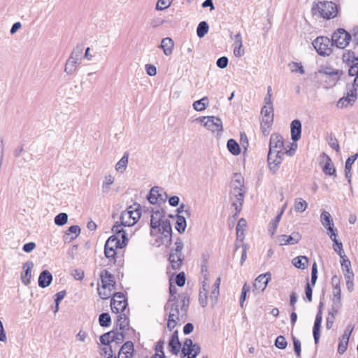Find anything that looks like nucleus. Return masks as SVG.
I'll use <instances>...</instances> for the list:
<instances>
[{
  "mask_svg": "<svg viewBox=\"0 0 358 358\" xmlns=\"http://www.w3.org/2000/svg\"><path fill=\"white\" fill-rule=\"evenodd\" d=\"M329 146L336 152L340 151V146L338 140L334 136H331L329 141Z\"/></svg>",
  "mask_w": 358,
  "mask_h": 358,
  "instance_id": "64",
  "label": "nucleus"
},
{
  "mask_svg": "<svg viewBox=\"0 0 358 358\" xmlns=\"http://www.w3.org/2000/svg\"><path fill=\"white\" fill-rule=\"evenodd\" d=\"M68 221V215L65 213H60L55 217V223L57 226H63Z\"/></svg>",
  "mask_w": 358,
  "mask_h": 358,
  "instance_id": "46",
  "label": "nucleus"
},
{
  "mask_svg": "<svg viewBox=\"0 0 358 358\" xmlns=\"http://www.w3.org/2000/svg\"><path fill=\"white\" fill-rule=\"evenodd\" d=\"M227 147L228 150L233 155H238L241 152L240 145L233 138L229 139L227 141Z\"/></svg>",
  "mask_w": 358,
  "mask_h": 358,
  "instance_id": "37",
  "label": "nucleus"
},
{
  "mask_svg": "<svg viewBox=\"0 0 358 358\" xmlns=\"http://www.w3.org/2000/svg\"><path fill=\"white\" fill-rule=\"evenodd\" d=\"M278 151H282L285 154L283 138L279 134H273L270 138L268 152L277 153Z\"/></svg>",
  "mask_w": 358,
  "mask_h": 358,
  "instance_id": "14",
  "label": "nucleus"
},
{
  "mask_svg": "<svg viewBox=\"0 0 358 358\" xmlns=\"http://www.w3.org/2000/svg\"><path fill=\"white\" fill-rule=\"evenodd\" d=\"M187 227L186 218L184 215H178L176 217V229L179 234H183Z\"/></svg>",
  "mask_w": 358,
  "mask_h": 358,
  "instance_id": "36",
  "label": "nucleus"
},
{
  "mask_svg": "<svg viewBox=\"0 0 358 358\" xmlns=\"http://www.w3.org/2000/svg\"><path fill=\"white\" fill-rule=\"evenodd\" d=\"M311 12L313 15L330 20L336 17L338 8L332 1H320L313 5Z\"/></svg>",
  "mask_w": 358,
  "mask_h": 358,
  "instance_id": "3",
  "label": "nucleus"
},
{
  "mask_svg": "<svg viewBox=\"0 0 358 358\" xmlns=\"http://www.w3.org/2000/svg\"><path fill=\"white\" fill-rule=\"evenodd\" d=\"M343 62L345 65H350L358 62V57L355 55V53L352 50H345L342 55Z\"/></svg>",
  "mask_w": 358,
  "mask_h": 358,
  "instance_id": "31",
  "label": "nucleus"
},
{
  "mask_svg": "<svg viewBox=\"0 0 358 358\" xmlns=\"http://www.w3.org/2000/svg\"><path fill=\"white\" fill-rule=\"evenodd\" d=\"M341 292V289H338L337 288L336 290L333 291V299L331 310L334 313H338L342 306Z\"/></svg>",
  "mask_w": 358,
  "mask_h": 358,
  "instance_id": "29",
  "label": "nucleus"
},
{
  "mask_svg": "<svg viewBox=\"0 0 358 358\" xmlns=\"http://www.w3.org/2000/svg\"><path fill=\"white\" fill-rule=\"evenodd\" d=\"M352 36L344 29H337L332 35L331 42L338 48H345L350 43Z\"/></svg>",
  "mask_w": 358,
  "mask_h": 358,
  "instance_id": "7",
  "label": "nucleus"
},
{
  "mask_svg": "<svg viewBox=\"0 0 358 358\" xmlns=\"http://www.w3.org/2000/svg\"><path fill=\"white\" fill-rule=\"evenodd\" d=\"M319 73L328 76L330 79L331 85L334 86L341 79V77L343 74L342 70L334 69L330 66H322L320 70Z\"/></svg>",
  "mask_w": 358,
  "mask_h": 358,
  "instance_id": "12",
  "label": "nucleus"
},
{
  "mask_svg": "<svg viewBox=\"0 0 358 358\" xmlns=\"http://www.w3.org/2000/svg\"><path fill=\"white\" fill-rule=\"evenodd\" d=\"M308 208V203L301 198H296L294 201V210L296 212H304Z\"/></svg>",
  "mask_w": 358,
  "mask_h": 358,
  "instance_id": "41",
  "label": "nucleus"
},
{
  "mask_svg": "<svg viewBox=\"0 0 358 358\" xmlns=\"http://www.w3.org/2000/svg\"><path fill=\"white\" fill-rule=\"evenodd\" d=\"M293 264L299 269H305L308 263V259L306 256H299L293 259Z\"/></svg>",
  "mask_w": 358,
  "mask_h": 358,
  "instance_id": "38",
  "label": "nucleus"
},
{
  "mask_svg": "<svg viewBox=\"0 0 358 358\" xmlns=\"http://www.w3.org/2000/svg\"><path fill=\"white\" fill-rule=\"evenodd\" d=\"M176 248L171 250L169 254V260L171 264V267L174 270L180 268L184 260V257L182 253L183 248V243L180 238H178L175 242Z\"/></svg>",
  "mask_w": 358,
  "mask_h": 358,
  "instance_id": "5",
  "label": "nucleus"
},
{
  "mask_svg": "<svg viewBox=\"0 0 358 358\" xmlns=\"http://www.w3.org/2000/svg\"><path fill=\"white\" fill-rule=\"evenodd\" d=\"M33 266L32 262H27L23 266L24 271L21 274V280L25 285H28L30 283Z\"/></svg>",
  "mask_w": 358,
  "mask_h": 358,
  "instance_id": "28",
  "label": "nucleus"
},
{
  "mask_svg": "<svg viewBox=\"0 0 358 358\" xmlns=\"http://www.w3.org/2000/svg\"><path fill=\"white\" fill-rule=\"evenodd\" d=\"M285 154H282V151H278L277 153H268V164L270 170L273 173L278 170L280 164L282 163V158Z\"/></svg>",
  "mask_w": 358,
  "mask_h": 358,
  "instance_id": "17",
  "label": "nucleus"
},
{
  "mask_svg": "<svg viewBox=\"0 0 358 358\" xmlns=\"http://www.w3.org/2000/svg\"><path fill=\"white\" fill-rule=\"evenodd\" d=\"M289 66L290 67L291 71L293 73H299L301 75L305 73V71L301 63L292 62L289 64Z\"/></svg>",
  "mask_w": 358,
  "mask_h": 358,
  "instance_id": "47",
  "label": "nucleus"
},
{
  "mask_svg": "<svg viewBox=\"0 0 358 358\" xmlns=\"http://www.w3.org/2000/svg\"><path fill=\"white\" fill-rule=\"evenodd\" d=\"M322 321V313L320 310L318 311V313L316 315L313 329V338L315 344H317L320 340V328H321V323Z\"/></svg>",
  "mask_w": 358,
  "mask_h": 358,
  "instance_id": "25",
  "label": "nucleus"
},
{
  "mask_svg": "<svg viewBox=\"0 0 358 358\" xmlns=\"http://www.w3.org/2000/svg\"><path fill=\"white\" fill-rule=\"evenodd\" d=\"M354 103H353L352 101H350V98H348V97H345V96H343V97L339 99V100L338 101V102L336 103V106L338 108H347L349 106H351Z\"/></svg>",
  "mask_w": 358,
  "mask_h": 358,
  "instance_id": "49",
  "label": "nucleus"
},
{
  "mask_svg": "<svg viewBox=\"0 0 358 358\" xmlns=\"http://www.w3.org/2000/svg\"><path fill=\"white\" fill-rule=\"evenodd\" d=\"M111 309L113 313H123L127 306V300L122 292H116L110 301Z\"/></svg>",
  "mask_w": 358,
  "mask_h": 358,
  "instance_id": "9",
  "label": "nucleus"
},
{
  "mask_svg": "<svg viewBox=\"0 0 358 358\" xmlns=\"http://www.w3.org/2000/svg\"><path fill=\"white\" fill-rule=\"evenodd\" d=\"M128 158H129V153L127 152H124L122 158L117 162V163L115 165V169L116 171L123 173L127 166L128 164Z\"/></svg>",
  "mask_w": 358,
  "mask_h": 358,
  "instance_id": "35",
  "label": "nucleus"
},
{
  "mask_svg": "<svg viewBox=\"0 0 358 358\" xmlns=\"http://www.w3.org/2000/svg\"><path fill=\"white\" fill-rule=\"evenodd\" d=\"M176 283L179 287H182L185 284V275L184 272L179 273L176 277Z\"/></svg>",
  "mask_w": 358,
  "mask_h": 358,
  "instance_id": "63",
  "label": "nucleus"
},
{
  "mask_svg": "<svg viewBox=\"0 0 358 358\" xmlns=\"http://www.w3.org/2000/svg\"><path fill=\"white\" fill-rule=\"evenodd\" d=\"M312 45L320 56H329L333 52L334 45L331 40L327 36H317L313 41Z\"/></svg>",
  "mask_w": 358,
  "mask_h": 358,
  "instance_id": "6",
  "label": "nucleus"
},
{
  "mask_svg": "<svg viewBox=\"0 0 358 358\" xmlns=\"http://www.w3.org/2000/svg\"><path fill=\"white\" fill-rule=\"evenodd\" d=\"M189 297L185 296L182 299V306L180 308V311H181L182 315L186 314L188 307H189Z\"/></svg>",
  "mask_w": 358,
  "mask_h": 358,
  "instance_id": "60",
  "label": "nucleus"
},
{
  "mask_svg": "<svg viewBox=\"0 0 358 358\" xmlns=\"http://www.w3.org/2000/svg\"><path fill=\"white\" fill-rule=\"evenodd\" d=\"M101 280L102 282V288L103 289H108L110 292L112 289H115V282L114 276L107 270H103L101 273Z\"/></svg>",
  "mask_w": 358,
  "mask_h": 358,
  "instance_id": "18",
  "label": "nucleus"
},
{
  "mask_svg": "<svg viewBox=\"0 0 358 358\" xmlns=\"http://www.w3.org/2000/svg\"><path fill=\"white\" fill-rule=\"evenodd\" d=\"M341 264L343 271H350L351 270V268H350V267H351V262L348 259V257L347 256H344V257L341 258Z\"/></svg>",
  "mask_w": 358,
  "mask_h": 358,
  "instance_id": "59",
  "label": "nucleus"
},
{
  "mask_svg": "<svg viewBox=\"0 0 358 358\" xmlns=\"http://www.w3.org/2000/svg\"><path fill=\"white\" fill-rule=\"evenodd\" d=\"M99 322L100 326L102 327H109L111 323V318L110 315L107 313L100 314L99 317Z\"/></svg>",
  "mask_w": 358,
  "mask_h": 358,
  "instance_id": "44",
  "label": "nucleus"
},
{
  "mask_svg": "<svg viewBox=\"0 0 358 358\" xmlns=\"http://www.w3.org/2000/svg\"><path fill=\"white\" fill-rule=\"evenodd\" d=\"M174 47V42L170 37L164 38L162 40L159 48L163 50L164 54L166 56H169L172 54Z\"/></svg>",
  "mask_w": 358,
  "mask_h": 358,
  "instance_id": "27",
  "label": "nucleus"
},
{
  "mask_svg": "<svg viewBox=\"0 0 358 358\" xmlns=\"http://www.w3.org/2000/svg\"><path fill=\"white\" fill-rule=\"evenodd\" d=\"M197 121L203 124L208 129L213 132H222L223 130L222 121L220 118L215 116L200 117Z\"/></svg>",
  "mask_w": 358,
  "mask_h": 358,
  "instance_id": "8",
  "label": "nucleus"
},
{
  "mask_svg": "<svg viewBox=\"0 0 358 358\" xmlns=\"http://www.w3.org/2000/svg\"><path fill=\"white\" fill-rule=\"evenodd\" d=\"M235 182H238L239 186H236L234 188L233 194L235 196V200L232 201V206L235 208L236 214H238L240 213L242 208L244 199V194L242 189L240 188V187L243 186L241 181L239 179H236Z\"/></svg>",
  "mask_w": 358,
  "mask_h": 358,
  "instance_id": "13",
  "label": "nucleus"
},
{
  "mask_svg": "<svg viewBox=\"0 0 358 358\" xmlns=\"http://www.w3.org/2000/svg\"><path fill=\"white\" fill-rule=\"evenodd\" d=\"M358 157V153H356L350 157H349L345 162V176L346 179L348 180V182L350 185V190L352 191V188L351 186V178H352V173H351V169L353 163Z\"/></svg>",
  "mask_w": 358,
  "mask_h": 358,
  "instance_id": "23",
  "label": "nucleus"
},
{
  "mask_svg": "<svg viewBox=\"0 0 358 358\" xmlns=\"http://www.w3.org/2000/svg\"><path fill=\"white\" fill-rule=\"evenodd\" d=\"M193 342L190 338H186L183 343L182 348V355L183 357H186V355L192 354Z\"/></svg>",
  "mask_w": 358,
  "mask_h": 358,
  "instance_id": "45",
  "label": "nucleus"
},
{
  "mask_svg": "<svg viewBox=\"0 0 358 358\" xmlns=\"http://www.w3.org/2000/svg\"><path fill=\"white\" fill-rule=\"evenodd\" d=\"M80 233V228L78 225H72L69 228L68 232L66 233V234L69 235L70 234H74L75 236L71 238V240H73L77 236H78Z\"/></svg>",
  "mask_w": 358,
  "mask_h": 358,
  "instance_id": "61",
  "label": "nucleus"
},
{
  "mask_svg": "<svg viewBox=\"0 0 358 358\" xmlns=\"http://www.w3.org/2000/svg\"><path fill=\"white\" fill-rule=\"evenodd\" d=\"M262 115V128L263 129V133L265 134L266 128L269 129L273 121V107L264 106L261 110Z\"/></svg>",
  "mask_w": 358,
  "mask_h": 358,
  "instance_id": "11",
  "label": "nucleus"
},
{
  "mask_svg": "<svg viewBox=\"0 0 358 358\" xmlns=\"http://www.w3.org/2000/svg\"><path fill=\"white\" fill-rule=\"evenodd\" d=\"M180 348H181V343L178 338V332L177 330H176L173 333V334L169 341V348L170 352L173 355H177L180 352Z\"/></svg>",
  "mask_w": 358,
  "mask_h": 358,
  "instance_id": "21",
  "label": "nucleus"
},
{
  "mask_svg": "<svg viewBox=\"0 0 358 358\" xmlns=\"http://www.w3.org/2000/svg\"><path fill=\"white\" fill-rule=\"evenodd\" d=\"M141 215V206H129L126 210L121 213L120 221H117L112 227L115 234L123 232L122 227H131L134 225L140 219Z\"/></svg>",
  "mask_w": 358,
  "mask_h": 358,
  "instance_id": "2",
  "label": "nucleus"
},
{
  "mask_svg": "<svg viewBox=\"0 0 358 358\" xmlns=\"http://www.w3.org/2000/svg\"><path fill=\"white\" fill-rule=\"evenodd\" d=\"M164 212L163 210L152 211L150 219V236L155 238L152 245L159 247L162 245H168L171 241L172 228L170 220L163 219Z\"/></svg>",
  "mask_w": 358,
  "mask_h": 358,
  "instance_id": "1",
  "label": "nucleus"
},
{
  "mask_svg": "<svg viewBox=\"0 0 358 358\" xmlns=\"http://www.w3.org/2000/svg\"><path fill=\"white\" fill-rule=\"evenodd\" d=\"M80 64V63L77 62L76 61L73 62V60L68 59L66 62V64H65L64 72L67 75H72V74H73L76 71L77 66Z\"/></svg>",
  "mask_w": 358,
  "mask_h": 358,
  "instance_id": "39",
  "label": "nucleus"
},
{
  "mask_svg": "<svg viewBox=\"0 0 358 358\" xmlns=\"http://www.w3.org/2000/svg\"><path fill=\"white\" fill-rule=\"evenodd\" d=\"M118 236H120L122 241H120L119 238L116 236V235H113L108 238V239L106 242V245L107 247L108 245L110 247H112L113 248H124L128 241L127 237V233L125 231H123V232H121L120 234H116Z\"/></svg>",
  "mask_w": 358,
  "mask_h": 358,
  "instance_id": "15",
  "label": "nucleus"
},
{
  "mask_svg": "<svg viewBox=\"0 0 358 358\" xmlns=\"http://www.w3.org/2000/svg\"><path fill=\"white\" fill-rule=\"evenodd\" d=\"M250 290V287L247 284L245 283L243 286L241 294L240 297V306L243 308L244 307V302L246 299L247 293Z\"/></svg>",
  "mask_w": 358,
  "mask_h": 358,
  "instance_id": "50",
  "label": "nucleus"
},
{
  "mask_svg": "<svg viewBox=\"0 0 358 358\" xmlns=\"http://www.w3.org/2000/svg\"><path fill=\"white\" fill-rule=\"evenodd\" d=\"M344 277L346 280V284L348 286V288L350 289V286L352 285V279L354 277V273L352 270L345 271L344 273Z\"/></svg>",
  "mask_w": 358,
  "mask_h": 358,
  "instance_id": "62",
  "label": "nucleus"
},
{
  "mask_svg": "<svg viewBox=\"0 0 358 358\" xmlns=\"http://www.w3.org/2000/svg\"><path fill=\"white\" fill-rule=\"evenodd\" d=\"M291 138L293 141H297L301 136V122L299 120H294L291 122Z\"/></svg>",
  "mask_w": 358,
  "mask_h": 358,
  "instance_id": "24",
  "label": "nucleus"
},
{
  "mask_svg": "<svg viewBox=\"0 0 358 358\" xmlns=\"http://www.w3.org/2000/svg\"><path fill=\"white\" fill-rule=\"evenodd\" d=\"M271 279V274L270 272H267L264 274L259 275L255 280L253 283V292L256 291L257 292H263L268 282Z\"/></svg>",
  "mask_w": 358,
  "mask_h": 358,
  "instance_id": "16",
  "label": "nucleus"
},
{
  "mask_svg": "<svg viewBox=\"0 0 358 358\" xmlns=\"http://www.w3.org/2000/svg\"><path fill=\"white\" fill-rule=\"evenodd\" d=\"M301 238L299 232H293L291 235H280L278 237V242L280 245H294L297 243Z\"/></svg>",
  "mask_w": 358,
  "mask_h": 358,
  "instance_id": "19",
  "label": "nucleus"
},
{
  "mask_svg": "<svg viewBox=\"0 0 358 358\" xmlns=\"http://www.w3.org/2000/svg\"><path fill=\"white\" fill-rule=\"evenodd\" d=\"M231 38L234 41V46L235 47H243V41L241 33H238L234 36L232 33L230 34Z\"/></svg>",
  "mask_w": 358,
  "mask_h": 358,
  "instance_id": "58",
  "label": "nucleus"
},
{
  "mask_svg": "<svg viewBox=\"0 0 358 358\" xmlns=\"http://www.w3.org/2000/svg\"><path fill=\"white\" fill-rule=\"evenodd\" d=\"M83 55V48L81 46H77L71 53L69 59L77 62L80 63Z\"/></svg>",
  "mask_w": 358,
  "mask_h": 358,
  "instance_id": "43",
  "label": "nucleus"
},
{
  "mask_svg": "<svg viewBox=\"0 0 358 358\" xmlns=\"http://www.w3.org/2000/svg\"><path fill=\"white\" fill-rule=\"evenodd\" d=\"M114 182V178L111 175H107L104 178V180L102 185V189L103 192H108L109 190V186Z\"/></svg>",
  "mask_w": 358,
  "mask_h": 358,
  "instance_id": "48",
  "label": "nucleus"
},
{
  "mask_svg": "<svg viewBox=\"0 0 358 358\" xmlns=\"http://www.w3.org/2000/svg\"><path fill=\"white\" fill-rule=\"evenodd\" d=\"M209 106V100L207 96L194 102L193 108L196 111H203Z\"/></svg>",
  "mask_w": 358,
  "mask_h": 358,
  "instance_id": "34",
  "label": "nucleus"
},
{
  "mask_svg": "<svg viewBox=\"0 0 358 358\" xmlns=\"http://www.w3.org/2000/svg\"><path fill=\"white\" fill-rule=\"evenodd\" d=\"M52 280V275L48 270L43 271L38 277V286L41 288L48 287Z\"/></svg>",
  "mask_w": 358,
  "mask_h": 358,
  "instance_id": "26",
  "label": "nucleus"
},
{
  "mask_svg": "<svg viewBox=\"0 0 358 358\" xmlns=\"http://www.w3.org/2000/svg\"><path fill=\"white\" fill-rule=\"evenodd\" d=\"M162 189L157 187H153L147 196V199L152 204H155L159 200V192Z\"/></svg>",
  "mask_w": 358,
  "mask_h": 358,
  "instance_id": "33",
  "label": "nucleus"
},
{
  "mask_svg": "<svg viewBox=\"0 0 358 358\" xmlns=\"http://www.w3.org/2000/svg\"><path fill=\"white\" fill-rule=\"evenodd\" d=\"M338 313H334L333 310H331V311L329 313V316L327 318L326 321V328L327 329H330L335 320L336 315Z\"/></svg>",
  "mask_w": 358,
  "mask_h": 358,
  "instance_id": "54",
  "label": "nucleus"
},
{
  "mask_svg": "<svg viewBox=\"0 0 358 358\" xmlns=\"http://www.w3.org/2000/svg\"><path fill=\"white\" fill-rule=\"evenodd\" d=\"M104 254L106 258L108 259H114L116 255L115 248L112 247H107L105 244L104 245Z\"/></svg>",
  "mask_w": 358,
  "mask_h": 358,
  "instance_id": "55",
  "label": "nucleus"
},
{
  "mask_svg": "<svg viewBox=\"0 0 358 358\" xmlns=\"http://www.w3.org/2000/svg\"><path fill=\"white\" fill-rule=\"evenodd\" d=\"M171 0H158L156 4V10L162 11L168 8L171 5Z\"/></svg>",
  "mask_w": 358,
  "mask_h": 358,
  "instance_id": "51",
  "label": "nucleus"
},
{
  "mask_svg": "<svg viewBox=\"0 0 358 358\" xmlns=\"http://www.w3.org/2000/svg\"><path fill=\"white\" fill-rule=\"evenodd\" d=\"M275 345L280 350L286 348L287 342L283 336H278L275 341Z\"/></svg>",
  "mask_w": 358,
  "mask_h": 358,
  "instance_id": "52",
  "label": "nucleus"
},
{
  "mask_svg": "<svg viewBox=\"0 0 358 358\" xmlns=\"http://www.w3.org/2000/svg\"><path fill=\"white\" fill-rule=\"evenodd\" d=\"M349 67L348 76H358V62L352 63L350 65H347Z\"/></svg>",
  "mask_w": 358,
  "mask_h": 358,
  "instance_id": "57",
  "label": "nucleus"
},
{
  "mask_svg": "<svg viewBox=\"0 0 358 358\" xmlns=\"http://www.w3.org/2000/svg\"><path fill=\"white\" fill-rule=\"evenodd\" d=\"M209 30L208 24L206 21H202L199 23L196 27V34L200 38L205 36Z\"/></svg>",
  "mask_w": 358,
  "mask_h": 358,
  "instance_id": "40",
  "label": "nucleus"
},
{
  "mask_svg": "<svg viewBox=\"0 0 358 358\" xmlns=\"http://www.w3.org/2000/svg\"><path fill=\"white\" fill-rule=\"evenodd\" d=\"M178 307L179 306L177 303L176 296L169 298L164 306V310L166 311L170 310L167 321V328L169 331H172L180 320V311Z\"/></svg>",
  "mask_w": 358,
  "mask_h": 358,
  "instance_id": "4",
  "label": "nucleus"
},
{
  "mask_svg": "<svg viewBox=\"0 0 358 358\" xmlns=\"http://www.w3.org/2000/svg\"><path fill=\"white\" fill-rule=\"evenodd\" d=\"M321 157L324 159L322 171L327 176H336V169L332 163L331 159L325 153L321 155Z\"/></svg>",
  "mask_w": 358,
  "mask_h": 358,
  "instance_id": "20",
  "label": "nucleus"
},
{
  "mask_svg": "<svg viewBox=\"0 0 358 358\" xmlns=\"http://www.w3.org/2000/svg\"><path fill=\"white\" fill-rule=\"evenodd\" d=\"M124 339L123 332L110 331L103 334L100 337V341L103 345H108L110 343L115 342L117 344L122 343Z\"/></svg>",
  "mask_w": 358,
  "mask_h": 358,
  "instance_id": "10",
  "label": "nucleus"
},
{
  "mask_svg": "<svg viewBox=\"0 0 358 358\" xmlns=\"http://www.w3.org/2000/svg\"><path fill=\"white\" fill-rule=\"evenodd\" d=\"M357 91H356L355 89L350 88V87H347V93L345 96V97L350 98V101L353 103H355L357 99Z\"/></svg>",
  "mask_w": 358,
  "mask_h": 358,
  "instance_id": "56",
  "label": "nucleus"
},
{
  "mask_svg": "<svg viewBox=\"0 0 358 358\" xmlns=\"http://www.w3.org/2000/svg\"><path fill=\"white\" fill-rule=\"evenodd\" d=\"M320 221L322 224L327 230H330V227L334 226L333 219L330 213L326 210L322 212L320 215Z\"/></svg>",
  "mask_w": 358,
  "mask_h": 358,
  "instance_id": "30",
  "label": "nucleus"
},
{
  "mask_svg": "<svg viewBox=\"0 0 358 358\" xmlns=\"http://www.w3.org/2000/svg\"><path fill=\"white\" fill-rule=\"evenodd\" d=\"M208 292L206 285L204 283L199 292V303L202 307L207 305Z\"/></svg>",
  "mask_w": 358,
  "mask_h": 358,
  "instance_id": "42",
  "label": "nucleus"
},
{
  "mask_svg": "<svg viewBox=\"0 0 358 358\" xmlns=\"http://www.w3.org/2000/svg\"><path fill=\"white\" fill-rule=\"evenodd\" d=\"M134 352V343L131 341H127L122 345L118 353V358H132Z\"/></svg>",
  "mask_w": 358,
  "mask_h": 358,
  "instance_id": "22",
  "label": "nucleus"
},
{
  "mask_svg": "<svg viewBox=\"0 0 358 358\" xmlns=\"http://www.w3.org/2000/svg\"><path fill=\"white\" fill-rule=\"evenodd\" d=\"M129 324V320L128 317L124 313H120L117 315V327H119V329L123 332Z\"/></svg>",
  "mask_w": 358,
  "mask_h": 358,
  "instance_id": "32",
  "label": "nucleus"
},
{
  "mask_svg": "<svg viewBox=\"0 0 358 358\" xmlns=\"http://www.w3.org/2000/svg\"><path fill=\"white\" fill-rule=\"evenodd\" d=\"M354 329V326L352 324H348L342 336L341 341L345 342H349L350 336Z\"/></svg>",
  "mask_w": 358,
  "mask_h": 358,
  "instance_id": "53",
  "label": "nucleus"
}]
</instances>
